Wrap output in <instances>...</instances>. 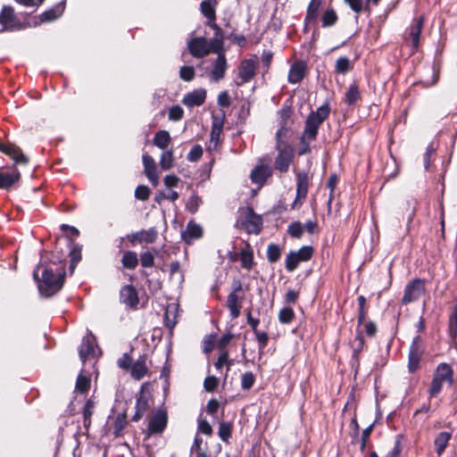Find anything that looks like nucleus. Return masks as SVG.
<instances>
[{
	"instance_id": "9b49d317",
	"label": "nucleus",
	"mask_w": 457,
	"mask_h": 457,
	"mask_svg": "<svg viewBox=\"0 0 457 457\" xmlns=\"http://www.w3.org/2000/svg\"><path fill=\"white\" fill-rule=\"evenodd\" d=\"M21 178L20 171L15 168H0V189H10Z\"/></svg>"
},
{
	"instance_id": "7c9ffc66",
	"label": "nucleus",
	"mask_w": 457,
	"mask_h": 457,
	"mask_svg": "<svg viewBox=\"0 0 457 457\" xmlns=\"http://www.w3.org/2000/svg\"><path fill=\"white\" fill-rule=\"evenodd\" d=\"M174 165L172 150H164L161 154L160 166L163 170H170Z\"/></svg>"
},
{
	"instance_id": "0eeeda50",
	"label": "nucleus",
	"mask_w": 457,
	"mask_h": 457,
	"mask_svg": "<svg viewBox=\"0 0 457 457\" xmlns=\"http://www.w3.org/2000/svg\"><path fill=\"white\" fill-rule=\"evenodd\" d=\"M223 119H224L223 112H221L220 114L213 113L212 116V131H211L210 143L208 145V149L210 151L216 149V147L219 145L220 136L223 129V125H224Z\"/></svg>"
},
{
	"instance_id": "4468645a",
	"label": "nucleus",
	"mask_w": 457,
	"mask_h": 457,
	"mask_svg": "<svg viewBox=\"0 0 457 457\" xmlns=\"http://www.w3.org/2000/svg\"><path fill=\"white\" fill-rule=\"evenodd\" d=\"M142 159L145 176L154 187H157L159 184V176L154 158L148 154H144Z\"/></svg>"
},
{
	"instance_id": "a18cd8bd",
	"label": "nucleus",
	"mask_w": 457,
	"mask_h": 457,
	"mask_svg": "<svg viewBox=\"0 0 457 457\" xmlns=\"http://www.w3.org/2000/svg\"><path fill=\"white\" fill-rule=\"evenodd\" d=\"M201 10L203 14L208 18L210 21H213L215 19V12L213 6L208 1H204L201 4Z\"/></svg>"
},
{
	"instance_id": "6e6d98bb",
	"label": "nucleus",
	"mask_w": 457,
	"mask_h": 457,
	"mask_svg": "<svg viewBox=\"0 0 457 457\" xmlns=\"http://www.w3.org/2000/svg\"><path fill=\"white\" fill-rule=\"evenodd\" d=\"M218 378L214 376H209L204 379V386L208 392H213L218 386Z\"/></svg>"
},
{
	"instance_id": "bb28decb",
	"label": "nucleus",
	"mask_w": 457,
	"mask_h": 457,
	"mask_svg": "<svg viewBox=\"0 0 457 457\" xmlns=\"http://www.w3.org/2000/svg\"><path fill=\"white\" fill-rule=\"evenodd\" d=\"M306 66L303 62L294 63L288 72V82L291 84L299 83L304 77Z\"/></svg>"
},
{
	"instance_id": "4d7b16f0",
	"label": "nucleus",
	"mask_w": 457,
	"mask_h": 457,
	"mask_svg": "<svg viewBox=\"0 0 457 457\" xmlns=\"http://www.w3.org/2000/svg\"><path fill=\"white\" fill-rule=\"evenodd\" d=\"M288 233L294 237H300L303 234V226L300 222H294L288 227Z\"/></svg>"
},
{
	"instance_id": "bf43d9fd",
	"label": "nucleus",
	"mask_w": 457,
	"mask_h": 457,
	"mask_svg": "<svg viewBox=\"0 0 457 457\" xmlns=\"http://www.w3.org/2000/svg\"><path fill=\"white\" fill-rule=\"evenodd\" d=\"M141 265L145 268H150L154 265V256L151 253L145 252L140 257Z\"/></svg>"
},
{
	"instance_id": "72a5a7b5",
	"label": "nucleus",
	"mask_w": 457,
	"mask_h": 457,
	"mask_svg": "<svg viewBox=\"0 0 457 457\" xmlns=\"http://www.w3.org/2000/svg\"><path fill=\"white\" fill-rule=\"evenodd\" d=\"M90 385V378L81 372L77 378L76 390L80 393H86L89 389Z\"/></svg>"
},
{
	"instance_id": "f8f14e48",
	"label": "nucleus",
	"mask_w": 457,
	"mask_h": 457,
	"mask_svg": "<svg viewBox=\"0 0 457 457\" xmlns=\"http://www.w3.org/2000/svg\"><path fill=\"white\" fill-rule=\"evenodd\" d=\"M308 185L309 182L307 174L304 172L299 173L297 175L296 196L292 208L295 209L302 205L307 195Z\"/></svg>"
},
{
	"instance_id": "5701e85b",
	"label": "nucleus",
	"mask_w": 457,
	"mask_h": 457,
	"mask_svg": "<svg viewBox=\"0 0 457 457\" xmlns=\"http://www.w3.org/2000/svg\"><path fill=\"white\" fill-rule=\"evenodd\" d=\"M227 71V61L225 55L219 54L218 58L214 63L213 69L211 72V79L214 82L220 80Z\"/></svg>"
},
{
	"instance_id": "9d476101",
	"label": "nucleus",
	"mask_w": 457,
	"mask_h": 457,
	"mask_svg": "<svg viewBox=\"0 0 457 457\" xmlns=\"http://www.w3.org/2000/svg\"><path fill=\"white\" fill-rule=\"evenodd\" d=\"M0 151L7 154L16 164L26 165L29 162L28 157L15 145L11 143L4 144L0 141Z\"/></svg>"
},
{
	"instance_id": "20e7f679",
	"label": "nucleus",
	"mask_w": 457,
	"mask_h": 457,
	"mask_svg": "<svg viewBox=\"0 0 457 457\" xmlns=\"http://www.w3.org/2000/svg\"><path fill=\"white\" fill-rule=\"evenodd\" d=\"M287 133L285 127H281L276 133V149L278 154L275 160V168L281 172L288 170L294 154L293 147L287 140Z\"/></svg>"
},
{
	"instance_id": "f257e3e1",
	"label": "nucleus",
	"mask_w": 457,
	"mask_h": 457,
	"mask_svg": "<svg viewBox=\"0 0 457 457\" xmlns=\"http://www.w3.org/2000/svg\"><path fill=\"white\" fill-rule=\"evenodd\" d=\"M330 109L328 104L320 106L316 112H312L308 116L305 128L301 137V144L298 154L300 155L310 152V144L316 138L318 130L321 123L328 118Z\"/></svg>"
},
{
	"instance_id": "a878e982",
	"label": "nucleus",
	"mask_w": 457,
	"mask_h": 457,
	"mask_svg": "<svg viewBox=\"0 0 457 457\" xmlns=\"http://www.w3.org/2000/svg\"><path fill=\"white\" fill-rule=\"evenodd\" d=\"M243 299L244 296L239 294L230 293L228 295L227 305L233 319H237L239 316Z\"/></svg>"
},
{
	"instance_id": "c03bdc74",
	"label": "nucleus",
	"mask_w": 457,
	"mask_h": 457,
	"mask_svg": "<svg viewBox=\"0 0 457 457\" xmlns=\"http://www.w3.org/2000/svg\"><path fill=\"white\" fill-rule=\"evenodd\" d=\"M70 254L71 258V268L73 270L74 266L81 260V246L79 245H73Z\"/></svg>"
},
{
	"instance_id": "49530a36",
	"label": "nucleus",
	"mask_w": 457,
	"mask_h": 457,
	"mask_svg": "<svg viewBox=\"0 0 457 457\" xmlns=\"http://www.w3.org/2000/svg\"><path fill=\"white\" fill-rule=\"evenodd\" d=\"M203 155V147L200 145H194L187 154V159L189 162H196Z\"/></svg>"
},
{
	"instance_id": "393cba45",
	"label": "nucleus",
	"mask_w": 457,
	"mask_h": 457,
	"mask_svg": "<svg viewBox=\"0 0 457 457\" xmlns=\"http://www.w3.org/2000/svg\"><path fill=\"white\" fill-rule=\"evenodd\" d=\"M423 27V18H416L413 20L409 32V38L411 41L413 49H417L420 43V36Z\"/></svg>"
},
{
	"instance_id": "79ce46f5",
	"label": "nucleus",
	"mask_w": 457,
	"mask_h": 457,
	"mask_svg": "<svg viewBox=\"0 0 457 457\" xmlns=\"http://www.w3.org/2000/svg\"><path fill=\"white\" fill-rule=\"evenodd\" d=\"M280 257V248L277 245H270L267 249V258L270 262H276Z\"/></svg>"
},
{
	"instance_id": "c756f323",
	"label": "nucleus",
	"mask_w": 457,
	"mask_h": 457,
	"mask_svg": "<svg viewBox=\"0 0 457 457\" xmlns=\"http://www.w3.org/2000/svg\"><path fill=\"white\" fill-rule=\"evenodd\" d=\"M121 263L125 269H136L138 264L137 254L135 252L126 251L122 255Z\"/></svg>"
},
{
	"instance_id": "052dcab7",
	"label": "nucleus",
	"mask_w": 457,
	"mask_h": 457,
	"mask_svg": "<svg viewBox=\"0 0 457 457\" xmlns=\"http://www.w3.org/2000/svg\"><path fill=\"white\" fill-rule=\"evenodd\" d=\"M198 431L204 435L210 436L212 433V428L207 420H200L198 422Z\"/></svg>"
},
{
	"instance_id": "e433bc0d",
	"label": "nucleus",
	"mask_w": 457,
	"mask_h": 457,
	"mask_svg": "<svg viewBox=\"0 0 457 457\" xmlns=\"http://www.w3.org/2000/svg\"><path fill=\"white\" fill-rule=\"evenodd\" d=\"M126 425H127L126 415L123 413L118 414L117 417L115 418L114 426H113L114 434L116 436H120V434H121L122 430L125 428Z\"/></svg>"
},
{
	"instance_id": "f3484780",
	"label": "nucleus",
	"mask_w": 457,
	"mask_h": 457,
	"mask_svg": "<svg viewBox=\"0 0 457 457\" xmlns=\"http://www.w3.org/2000/svg\"><path fill=\"white\" fill-rule=\"evenodd\" d=\"M167 413L158 411L149 420L148 431L151 434H157L163 431L167 426Z\"/></svg>"
},
{
	"instance_id": "cd10ccee",
	"label": "nucleus",
	"mask_w": 457,
	"mask_h": 457,
	"mask_svg": "<svg viewBox=\"0 0 457 457\" xmlns=\"http://www.w3.org/2000/svg\"><path fill=\"white\" fill-rule=\"evenodd\" d=\"M170 142L171 137L167 130L157 131L153 139L154 145L162 150H168L167 148L170 145Z\"/></svg>"
},
{
	"instance_id": "423d86ee",
	"label": "nucleus",
	"mask_w": 457,
	"mask_h": 457,
	"mask_svg": "<svg viewBox=\"0 0 457 457\" xmlns=\"http://www.w3.org/2000/svg\"><path fill=\"white\" fill-rule=\"evenodd\" d=\"M99 353L100 350L96 344L95 337L92 335L84 337L79 347V357L82 362L91 358H96Z\"/></svg>"
},
{
	"instance_id": "2f4dec72",
	"label": "nucleus",
	"mask_w": 457,
	"mask_h": 457,
	"mask_svg": "<svg viewBox=\"0 0 457 457\" xmlns=\"http://www.w3.org/2000/svg\"><path fill=\"white\" fill-rule=\"evenodd\" d=\"M449 439H450V434L447 433V432H441L436 437V439H435V446H436V453L439 455L445 449L446 445H448Z\"/></svg>"
},
{
	"instance_id": "dca6fc26",
	"label": "nucleus",
	"mask_w": 457,
	"mask_h": 457,
	"mask_svg": "<svg viewBox=\"0 0 457 457\" xmlns=\"http://www.w3.org/2000/svg\"><path fill=\"white\" fill-rule=\"evenodd\" d=\"M202 236L203 228L193 220H190L187 224L185 230L181 233L182 239L188 245L193 243L195 240L201 238Z\"/></svg>"
},
{
	"instance_id": "3c124183",
	"label": "nucleus",
	"mask_w": 457,
	"mask_h": 457,
	"mask_svg": "<svg viewBox=\"0 0 457 457\" xmlns=\"http://www.w3.org/2000/svg\"><path fill=\"white\" fill-rule=\"evenodd\" d=\"M294 318V312L290 308H283L278 313V320L281 323L287 324Z\"/></svg>"
},
{
	"instance_id": "864d4df0",
	"label": "nucleus",
	"mask_w": 457,
	"mask_h": 457,
	"mask_svg": "<svg viewBox=\"0 0 457 457\" xmlns=\"http://www.w3.org/2000/svg\"><path fill=\"white\" fill-rule=\"evenodd\" d=\"M254 382V377L252 372H245L241 378V386L244 389H250Z\"/></svg>"
},
{
	"instance_id": "473e14b6",
	"label": "nucleus",
	"mask_w": 457,
	"mask_h": 457,
	"mask_svg": "<svg viewBox=\"0 0 457 457\" xmlns=\"http://www.w3.org/2000/svg\"><path fill=\"white\" fill-rule=\"evenodd\" d=\"M359 98V88L356 84H352L345 93V100L348 104H353Z\"/></svg>"
},
{
	"instance_id": "39448f33",
	"label": "nucleus",
	"mask_w": 457,
	"mask_h": 457,
	"mask_svg": "<svg viewBox=\"0 0 457 457\" xmlns=\"http://www.w3.org/2000/svg\"><path fill=\"white\" fill-rule=\"evenodd\" d=\"M453 371L446 363H441L437 366L433 379L428 389L430 397L436 396L442 390L444 384L452 385Z\"/></svg>"
},
{
	"instance_id": "09e8293b",
	"label": "nucleus",
	"mask_w": 457,
	"mask_h": 457,
	"mask_svg": "<svg viewBox=\"0 0 457 457\" xmlns=\"http://www.w3.org/2000/svg\"><path fill=\"white\" fill-rule=\"evenodd\" d=\"M179 77L185 81H191L195 77V70L192 66H183L179 71Z\"/></svg>"
},
{
	"instance_id": "aec40b11",
	"label": "nucleus",
	"mask_w": 457,
	"mask_h": 457,
	"mask_svg": "<svg viewBox=\"0 0 457 457\" xmlns=\"http://www.w3.org/2000/svg\"><path fill=\"white\" fill-rule=\"evenodd\" d=\"M0 24L3 30L16 29L14 10L11 6H4L0 12Z\"/></svg>"
},
{
	"instance_id": "7ed1b4c3",
	"label": "nucleus",
	"mask_w": 457,
	"mask_h": 457,
	"mask_svg": "<svg viewBox=\"0 0 457 457\" xmlns=\"http://www.w3.org/2000/svg\"><path fill=\"white\" fill-rule=\"evenodd\" d=\"M209 26L215 30V37L211 43L204 37H196L191 39L187 44L189 52L194 57L201 58L211 51L218 52L222 44L223 36L220 29L214 22H210Z\"/></svg>"
},
{
	"instance_id": "2eb2a0df",
	"label": "nucleus",
	"mask_w": 457,
	"mask_h": 457,
	"mask_svg": "<svg viewBox=\"0 0 457 457\" xmlns=\"http://www.w3.org/2000/svg\"><path fill=\"white\" fill-rule=\"evenodd\" d=\"M120 299L122 303L130 308L136 307L139 302L137 292L131 285L124 286L120 289Z\"/></svg>"
},
{
	"instance_id": "f03ea898",
	"label": "nucleus",
	"mask_w": 457,
	"mask_h": 457,
	"mask_svg": "<svg viewBox=\"0 0 457 457\" xmlns=\"http://www.w3.org/2000/svg\"><path fill=\"white\" fill-rule=\"evenodd\" d=\"M42 265H38L33 272L34 279L37 280L38 290L41 295L46 297H49L58 292L63 284L64 272L58 271L54 273L51 267H44L42 271V279H38V272L42 268Z\"/></svg>"
},
{
	"instance_id": "8fccbe9b",
	"label": "nucleus",
	"mask_w": 457,
	"mask_h": 457,
	"mask_svg": "<svg viewBox=\"0 0 457 457\" xmlns=\"http://www.w3.org/2000/svg\"><path fill=\"white\" fill-rule=\"evenodd\" d=\"M184 114L183 109L179 105H173L169 110V120L178 121L182 119Z\"/></svg>"
},
{
	"instance_id": "69168bd1",
	"label": "nucleus",
	"mask_w": 457,
	"mask_h": 457,
	"mask_svg": "<svg viewBox=\"0 0 457 457\" xmlns=\"http://www.w3.org/2000/svg\"><path fill=\"white\" fill-rule=\"evenodd\" d=\"M214 344H215V337L214 336H209L208 337H206L204 340V352L207 353H210L213 349Z\"/></svg>"
},
{
	"instance_id": "b1692460",
	"label": "nucleus",
	"mask_w": 457,
	"mask_h": 457,
	"mask_svg": "<svg viewBox=\"0 0 457 457\" xmlns=\"http://www.w3.org/2000/svg\"><path fill=\"white\" fill-rule=\"evenodd\" d=\"M64 2L65 0H62L54 7L44 12L39 16L40 22H50L58 19L64 12Z\"/></svg>"
},
{
	"instance_id": "de8ad7c7",
	"label": "nucleus",
	"mask_w": 457,
	"mask_h": 457,
	"mask_svg": "<svg viewBox=\"0 0 457 457\" xmlns=\"http://www.w3.org/2000/svg\"><path fill=\"white\" fill-rule=\"evenodd\" d=\"M337 14L333 10H328L322 16V26L329 27L337 21Z\"/></svg>"
},
{
	"instance_id": "338daca9",
	"label": "nucleus",
	"mask_w": 457,
	"mask_h": 457,
	"mask_svg": "<svg viewBox=\"0 0 457 457\" xmlns=\"http://www.w3.org/2000/svg\"><path fill=\"white\" fill-rule=\"evenodd\" d=\"M220 407V403L216 399H211L206 406V411L209 414L214 415Z\"/></svg>"
},
{
	"instance_id": "5fc2aeb1",
	"label": "nucleus",
	"mask_w": 457,
	"mask_h": 457,
	"mask_svg": "<svg viewBox=\"0 0 457 457\" xmlns=\"http://www.w3.org/2000/svg\"><path fill=\"white\" fill-rule=\"evenodd\" d=\"M150 195V189L146 186H138L135 190V196L138 200L145 201Z\"/></svg>"
},
{
	"instance_id": "f704fd0d",
	"label": "nucleus",
	"mask_w": 457,
	"mask_h": 457,
	"mask_svg": "<svg viewBox=\"0 0 457 457\" xmlns=\"http://www.w3.org/2000/svg\"><path fill=\"white\" fill-rule=\"evenodd\" d=\"M335 67L337 72L345 74L351 70L352 64L348 57L341 56L337 60Z\"/></svg>"
},
{
	"instance_id": "6e6552de",
	"label": "nucleus",
	"mask_w": 457,
	"mask_h": 457,
	"mask_svg": "<svg viewBox=\"0 0 457 457\" xmlns=\"http://www.w3.org/2000/svg\"><path fill=\"white\" fill-rule=\"evenodd\" d=\"M424 292L425 287L423 281L414 279L406 286L402 302L404 304L414 302L423 295Z\"/></svg>"
},
{
	"instance_id": "c9c22d12",
	"label": "nucleus",
	"mask_w": 457,
	"mask_h": 457,
	"mask_svg": "<svg viewBox=\"0 0 457 457\" xmlns=\"http://www.w3.org/2000/svg\"><path fill=\"white\" fill-rule=\"evenodd\" d=\"M240 260H241V262H242V266L245 269L249 270L252 267L253 253H252V251L248 247L241 250V252H240Z\"/></svg>"
},
{
	"instance_id": "ddd939ff",
	"label": "nucleus",
	"mask_w": 457,
	"mask_h": 457,
	"mask_svg": "<svg viewBox=\"0 0 457 457\" xmlns=\"http://www.w3.org/2000/svg\"><path fill=\"white\" fill-rule=\"evenodd\" d=\"M206 98V90L204 88H196L186 94L182 99V103L187 107L200 106Z\"/></svg>"
},
{
	"instance_id": "e2e57ef3",
	"label": "nucleus",
	"mask_w": 457,
	"mask_h": 457,
	"mask_svg": "<svg viewBox=\"0 0 457 457\" xmlns=\"http://www.w3.org/2000/svg\"><path fill=\"white\" fill-rule=\"evenodd\" d=\"M218 104L221 107H228L230 105V97L227 91H222L218 96Z\"/></svg>"
},
{
	"instance_id": "58836bf2",
	"label": "nucleus",
	"mask_w": 457,
	"mask_h": 457,
	"mask_svg": "<svg viewBox=\"0 0 457 457\" xmlns=\"http://www.w3.org/2000/svg\"><path fill=\"white\" fill-rule=\"evenodd\" d=\"M95 408V402L92 399H88L84 406L83 415H84V426L90 425V418L93 414Z\"/></svg>"
},
{
	"instance_id": "774afa93",
	"label": "nucleus",
	"mask_w": 457,
	"mask_h": 457,
	"mask_svg": "<svg viewBox=\"0 0 457 457\" xmlns=\"http://www.w3.org/2000/svg\"><path fill=\"white\" fill-rule=\"evenodd\" d=\"M200 202L201 201L197 196H192L187 202V208L189 212H195Z\"/></svg>"
},
{
	"instance_id": "ea45409f",
	"label": "nucleus",
	"mask_w": 457,
	"mask_h": 457,
	"mask_svg": "<svg viewBox=\"0 0 457 457\" xmlns=\"http://www.w3.org/2000/svg\"><path fill=\"white\" fill-rule=\"evenodd\" d=\"M302 262L294 252H290L286 258V269L288 271L295 270L298 264Z\"/></svg>"
},
{
	"instance_id": "0e129e2a",
	"label": "nucleus",
	"mask_w": 457,
	"mask_h": 457,
	"mask_svg": "<svg viewBox=\"0 0 457 457\" xmlns=\"http://www.w3.org/2000/svg\"><path fill=\"white\" fill-rule=\"evenodd\" d=\"M179 181V179L175 175L170 174V175H167L164 178V185L168 188L177 187Z\"/></svg>"
},
{
	"instance_id": "13d9d810",
	"label": "nucleus",
	"mask_w": 457,
	"mask_h": 457,
	"mask_svg": "<svg viewBox=\"0 0 457 457\" xmlns=\"http://www.w3.org/2000/svg\"><path fill=\"white\" fill-rule=\"evenodd\" d=\"M146 408V402L142 398L139 397L137 401V412L133 418L134 420H137L143 416V413Z\"/></svg>"
},
{
	"instance_id": "c85d7f7f",
	"label": "nucleus",
	"mask_w": 457,
	"mask_h": 457,
	"mask_svg": "<svg viewBox=\"0 0 457 457\" xmlns=\"http://www.w3.org/2000/svg\"><path fill=\"white\" fill-rule=\"evenodd\" d=\"M147 372V367L145 363V358L140 357L136 362L131 366V376L135 379H141Z\"/></svg>"
},
{
	"instance_id": "a19ab883",
	"label": "nucleus",
	"mask_w": 457,
	"mask_h": 457,
	"mask_svg": "<svg viewBox=\"0 0 457 457\" xmlns=\"http://www.w3.org/2000/svg\"><path fill=\"white\" fill-rule=\"evenodd\" d=\"M320 5V0H312L308 10H307V15L306 20L308 21H314L317 17L318 10Z\"/></svg>"
},
{
	"instance_id": "4be33fe9",
	"label": "nucleus",
	"mask_w": 457,
	"mask_h": 457,
	"mask_svg": "<svg viewBox=\"0 0 457 457\" xmlns=\"http://www.w3.org/2000/svg\"><path fill=\"white\" fill-rule=\"evenodd\" d=\"M420 340V337H417L413 339L412 345L411 346L410 353H409V362L408 369L410 372H414L419 368L421 351L419 349L417 343Z\"/></svg>"
},
{
	"instance_id": "37998d69",
	"label": "nucleus",
	"mask_w": 457,
	"mask_h": 457,
	"mask_svg": "<svg viewBox=\"0 0 457 457\" xmlns=\"http://www.w3.org/2000/svg\"><path fill=\"white\" fill-rule=\"evenodd\" d=\"M301 262L310 260L313 253V249L311 246H303L298 251L294 252Z\"/></svg>"
},
{
	"instance_id": "a211bd4d",
	"label": "nucleus",
	"mask_w": 457,
	"mask_h": 457,
	"mask_svg": "<svg viewBox=\"0 0 457 457\" xmlns=\"http://www.w3.org/2000/svg\"><path fill=\"white\" fill-rule=\"evenodd\" d=\"M157 231L155 228H151L147 230H141L128 236L129 240L132 245L137 242L142 243H154L157 238Z\"/></svg>"
},
{
	"instance_id": "1a4fd4ad",
	"label": "nucleus",
	"mask_w": 457,
	"mask_h": 457,
	"mask_svg": "<svg viewBox=\"0 0 457 457\" xmlns=\"http://www.w3.org/2000/svg\"><path fill=\"white\" fill-rule=\"evenodd\" d=\"M256 64L253 60H244L238 68L237 86L249 82L255 75Z\"/></svg>"
},
{
	"instance_id": "6ab92c4d",
	"label": "nucleus",
	"mask_w": 457,
	"mask_h": 457,
	"mask_svg": "<svg viewBox=\"0 0 457 457\" xmlns=\"http://www.w3.org/2000/svg\"><path fill=\"white\" fill-rule=\"evenodd\" d=\"M245 226L250 233H259L262 226V219L253 213L252 209H246L244 213Z\"/></svg>"
},
{
	"instance_id": "680f3d73",
	"label": "nucleus",
	"mask_w": 457,
	"mask_h": 457,
	"mask_svg": "<svg viewBox=\"0 0 457 457\" xmlns=\"http://www.w3.org/2000/svg\"><path fill=\"white\" fill-rule=\"evenodd\" d=\"M345 2L356 13H360L363 10V0H345Z\"/></svg>"
},
{
	"instance_id": "603ef678",
	"label": "nucleus",
	"mask_w": 457,
	"mask_h": 457,
	"mask_svg": "<svg viewBox=\"0 0 457 457\" xmlns=\"http://www.w3.org/2000/svg\"><path fill=\"white\" fill-rule=\"evenodd\" d=\"M231 436V426L229 423L222 422L219 428V436L222 441H228Z\"/></svg>"
},
{
	"instance_id": "412c9836",
	"label": "nucleus",
	"mask_w": 457,
	"mask_h": 457,
	"mask_svg": "<svg viewBox=\"0 0 457 457\" xmlns=\"http://www.w3.org/2000/svg\"><path fill=\"white\" fill-rule=\"evenodd\" d=\"M271 175V169L268 165H258L251 172L250 178L253 183L262 187Z\"/></svg>"
},
{
	"instance_id": "4c0bfd02",
	"label": "nucleus",
	"mask_w": 457,
	"mask_h": 457,
	"mask_svg": "<svg viewBox=\"0 0 457 457\" xmlns=\"http://www.w3.org/2000/svg\"><path fill=\"white\" fill-rule=\"evenodd\" d=\"M233 360L228 358L227 351H222L220 354L218 361L215 363V368L220 370L224 365L227 366V370H229L230 366L233 365Z\"/></svg>"
}]
</instances>
